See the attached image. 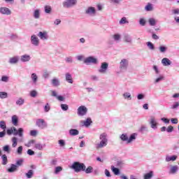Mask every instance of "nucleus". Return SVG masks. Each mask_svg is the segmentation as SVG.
<instances>
[{
	"label": "nucleus",
	"instance_id": "f257e3e1",
	"mask_svg": "<svg viewBox=\"0 0 179 179\" xmlns=\"http://www.w3.org/2000/svg\"><path fill=\"white\" fill-rule=\"evenodd\" d=\"M71 169L75 171V173H80L82 171H85V169H86V165L84 163L80 162H74L71 166Z\"/></svg>",
	"mask_w": 179,
	"mask_h": 179
},
{
	"label": "nucleus",
	"instance_id": "f03ea898",
	"mask_svg": "<svg viewBox=\"0 0 179 179\" xmlns=\"http://www.w3.org/2000/svg\"><path fill=\"white\" fill-rule=\"evenodd\" d=\"M100 143L96 145V149H103V148H106L107 143H108V139L107 138V134L103 133L99 136Z\"/></svg>",
	"mask_w": 179,
	"mask_h": 179
},
{
	"label": "nucleus",
	"instance_id": "7ed1b4c3",
	"mask_svg": "<svg viewBox=\"0 0 179 179\" xmlns=\"http://www.w3.org/2000/svg\"><path fill=\"white\" fill-rule=\"evenodd\" d=\"M76 3H78V0H65L62 5L66 9H69V8H73Z\"/></svg>",
	"mask_w": 179,
	"mask_h": 179
},
{
	"label": "nucleus",
	"instance_id": "20e7f679",
	"mask_svg": "<svg viewBox=\"0 0 179 179\" xmlns=\"http://www.w3.org/2000/svg\"><path fill=\"white\" fill-rule=\"evenodd\" d=\"M84 64H85V65H90V64L96 65V64H99V61L97 60V58L94 56H90L84 59Z\"/></svg>",
	"mask_w": 179,
	"mask_h": 179
},
{
	"label": "nucleus",
	"instance_id": "39448f33",
	"mask_svg": "<svg viewBox=\"0 0 179 179\" xmlns=\"http://www.w3.org/2000/svg\"><path fill=\"white\" fill-rule=\"evenodd\" d=\"M23 132H24V129H23V128L20 127L17 129H16V127H13V134L14 135V136H18L20 138L23 137Z\"/></svg>",
	"mask_w": 179,
	"mask_h": 179
},
{
	"label": "nucleus",
	"instance_id": "423d86ee",
	"mask_svg": "<svg viewBox=\"0 0 179 179\" xmlns=\"http://www.w3.org/2000/svg\"><path fill=\"white\" fill-rule=\"evenodd\" d=\"M77 114L79 117H83L84 115H86L87 114V108L85 106H80L77 109Z\"/></svg>",
	"mask_w": 179,
	"mask_h": 179
},
{
	"label": "nucleus",
	"instance_id": "0eeeda50",
	"mask_svg": "<svg viewBox=\"0 0 179 179\" xmlns=\"http://www.w3.org/2000/svg\"><path fill=\"white\" fill-rule=\"evenodd\" d=\"M36 127L41 128V129H44V128H47V122L43 119H38L36 122Z\"/></svg>",
	"mask_w": 179,
	"mask_h": 179
},
{
	"label": "nucleus",
	"instance_id": "6e6552de",
	"mask_svg": "<svg viewBox=\"0 0 179 179\" xmlns=\"http://www.w3.org/2000/svg\"><path fill=\"white\" fill-rule=\"evenodd\" d=\"M119 68L120 71H127L128 69V60L127 59H122L120 62Z\"/></svg>",
	"mask_w": 179,
	"mask_h": 179
},
{
	"label": "nucleus",
	"instance_id": "1a4fd4ad",
	"mask_svg": "<svg viewBox=\"0 0 179 179\" xmlns=\"http://www.w3.org/2000/svg\"><path fill=\"white\" fill-rule=\"evenodd\" d=\"M107 69H108V63L102 62L98 72H99V73H106V72H107Z\"/></svg>",
	"mask_w": 179,
	"mask_h": 179
},
{
	"label": "nucleus",
	"instance_id": "9d476101",
	"mask_svg": "<svg viewBox=\"0 0 179 179\" xmlns=\"http://www.w3.org/2000/svg\"><path fill=\"white\" fill-rule=\"evenodd\" d=\"M149 124L152 129L154 130L157 129L158 123H157V121L156 120V118H155V117L153 116L150 117Z\"/></svg>",
	"mask_w": 179,
	"mask_h": 179
},
{
	"label": "nucleus",
	"instance_id": "9b49d317",
	"mask_svg": "<svg viewBox=\"0 0 179 179\" xmlns=\"http://www.w3.org/2000/svg\"><path fill=\"white\" fill-rule=\"evenodd\" d=\"M31 43L32 45H34L35 47H38V45H40V40L38 39L37 36L34 34L31 36Z\"/></svg>",
	"mask_w": 179,
	"mask_h": 179
},
{
	"label": "nucleus",
	"instance_id": "f8f14e48",
	"mask_svg": "<svg viewBox=\"0 0 179 179\" xmlns=\"http://www.w3.org/2000/svg\"><path fill=\"white\" fill-rule=\"evenodd\" d=\"M38 37H39V38L41 40H43V41L45 40H48V33L45 31H39L38 34Z\"/></svg>",
	"mask_w": 179,
	"mask_h": 179
},
{
	"label": "nucleus",
	"instance_id": "ddd939ff",
	"mask_svg": "<svg viewBox=\"0 0 179 179\" xmlns=\"http://www.w3.org/2000/svg\"><path fill=\"white\" fill-rule=\"evenodd\" d=\"M0 13L1 15H6L8 16L12 13V11H10V9H9L8 8L1 7L0 8Z\"/></svg>",
	"mask_w": 179,
	"mask_h": 179
},
{
	"label": "nucleus",
	"instance_id": "4468645a",
	"mask_svg": "<svg viewBox=\"0 0 179 179\" xmlns=\"http://www.w3.org/2000/svg\"><path fill=\"white\" fill-rule=\"evenodd\" d=\"M123 40L125 43H128L129 44H132V36L128 34H124L123 36Z\"/></svg>",
	"mask_w": 179,
	"mask_h": 179
},
{
	"label": "nucleus",
	"instance_id": "2eb2a0df",
	"mask_svg": "<svg viewBox=\"0 0 179 179\" xmlns=\"http://www.w3.org/2000/svg\"><path fill=\"white\" fill-rule=\"evenodd\" d=\"M85 13L86 15H96V8L92 6L88 7L85 10Z\"/></svg>",
	"mask_w": 179,
	"mask_h": 179
},
{
	"label": "nucleus",
	"instance_id": "dca6fc26",
	"mask_svg": "<svg viewBox=\"0 0 179 179\" xmlns=\"http://www.w3.org/2000/svg\"><path fill=\"white\" fill-rule=\"evenodd\" d=\"M52 96L56 97L59 101H64L65 100V98L62 95H58L55 91H52Z\"/></svg>",
	"mask_w": 179,
	"mask_h": 179
},
{
	"label": "nucleus",
	"instance_id": "f3484780",
	"mask_svg": "<svg viewBox=\"0 0 179 179\" xmlns=\"http://www.w3.org/2000/svg\"><path fill=\"white\" fill-rule=\"evenodd\" d=\"M31 59V57L29 55H23L20 57L21 62H29Z\"/></svg>",
	"mask_w": 179,
	"mask_h": 179
},
{
	"label": "nucleus",
	"instance_id": "a211bd4d",
	"mask_svg": "<svg viewBox=\"0 0 179 179\" xmlns=\"http://www.w3.org/2000/svg\"><path fill=\"white\" fill-rule=\"evenodd\" d=\"M179 167L177 165L172 166L169 170V174H177Z\"/></svg>",
	"mask_w": 179,
	"mask_h": 179
},
{
	"label": "nucleus",
	"instance_id": "6ab92c4d",
	"mask_svg": "<svg viewBox=\"0 0 179 179\" xmlns=\"http://www.w3.org/2000/svg\"><path fill=\"white\" fill-rule=\"evenodd\" d=\"M8 173H15L17 171V166L15 164H12L7 169Z\"/></svg>",
	"mask_w": 179,
	"mask_h": 179
},
{
	"label": "nucleus",
	"instance_id": "aec40b11",
	"mask_svg": "<svg viewBox=\"0 0 179 179\" xmlns=\"http://www.w3.org/2000/svg\"><path fill=\"white\" fill-rule=\"evenodd\" d=\"M11 122L13 124L15 125V127H17V124H19V117L17 115H14L11 117Z\"/></svg>",
	"mask_w": 179,
	"mask_h": 179
},
{
	"label": "nucleus",
	"instance_id": "412c9836",
	"mask_svg": "<svg viewBox=\"0 0 179 179\" xmlns=\"http://www.w3.org/2000/svg\"><path fill=\"white\" fill-rule=\"evenodd\" d=\"M138 132H140V134H146L149 132V129L145 125H141L138 129Z\"/></svg>",
	"mask_w": 179,
	"mask_h": 179
},
{
	"label": "nucleus",
	"instance_id": "4be33fe9",
	"mask_svg": "<svg viewBox=\"0 0 179 179\" xmlns=\"http://www.w3.org/2000/svg\"><path fill=\"white\" fill-rule=\"evenodd\" d=\"M8 62L11 64H17V62H19V56H15L10 58Z\"/></svg>",
	"mask_w": 179,
	"mask_h": 179
},
{
	"label": "nucleus",
	"instance_id": "5701e85b",
	"mask_svg": "<svg viewBox=\"0 0 179 179\" xmlns=\"http://www.w3.org/2000/svg\"><path fill=\"white\" fill-rule=\"evenodd\" d=\"M110 169L115 176H120V174L121 173V171H120V169L116 168L114 166H111Z\"/></svg>",
	"mask_w": 179,
	"mask_h": 179
},
{
	"label": "nucleus",
	"instance_id": "b1692460",
	"mask_svg": "<svg viewBox=\"0 0 179 179\" xmlns=\"http://www.w3.org/2000/svg\"><path fill=\"white\" fill-rule=\"evenodd\" d=\"M177 155L169 156L167 155L165 158L166 162H176L177 160Z\"/></svg>",
	"mask_w": 179,
	"mask_h": 179
},
{
	"label": "nucleus",
	"instance_id": "393cba45",
	"mask_svg": "<svg viewBox=\"0 0 179 179\" xmlns=\"http://www.w3.org/2000/svg\"><path fill=\"white\" fill-rule=\"evenodd\" d=\"M93 123V121H92V118L87 117L85 121L83 122L84 127H86V128L90 127L92 124Z\"/></svg>",
	"mask_w": 179,
	"mask_h": 179
},
{
	"label": "nucleus",
	"instance_id": "a878e982",
	"mask_svg": "<svg viewBox=\"0 0 179 179\" xmlns=\"http://www.w3.org/2000/svg\"><path fill=\"white\" fill-rule=\"evenodd\" d=\"M162 64L164 65V66H169V65H171V62L169 59V58H163L162 59Z\"/></svg>",
	"mask_w": 179,
	"mask_h": 179
},
{
	"label": "nucleus",
	"instance_id": "bb28decb",
	"mask_svg": "<svg viewBox=\"0 0 179 179\" xmlns=\"http://www.w3.org/2000/svg\"><path fill=\"white\" fill-rule=\"evenodd\" d=\"M69 134L71 136H76L77 135H79V130L76 129H71L69 131Z\"/></svg>",
	"mask_w": 179,
	"mask_h": 179
},
{
	"label": "nucleus",
	"instance_id": "cd10ccee",
	"mask_svg": "<svg viewBox=\"0 0 179 179\" xmlns=\"http://www.w3.org/2000/svg\"><path fill=\"white\" fill-rule=\"evenodd\" d=\"M136 136H138V134L136 133L131 134L130 136L128 138L127 143H131V142L135 141V139H136Z\"/></svg>",
	"mask_w": 179,
	"mask_h": 179
},
{
	"label": "nucleus",
	"instance_id": "c85d7f7f",
	"mask_svg": "<svg viewBox=\"0 0 179 179\" xmlns=\"http://www.w3.org/2000/svg\"><path fill=\"white\" fill-rule=\"evenodd\" d=\"M66 80L68 82V83H73V79H72V75L71 73H66Z\"/></svg>",
	"mask_w": 179,
	"mask_h": 179
},
{
	"label": "nucleus",
	"instance_id": "c756f323",
	"mask_svg": "<svg viewBox=\"0 0 179 179\" xmlns=\"http://www.w3.org/2000/svg\"><path fill=\"white\" fill-rule=\"evenodd\" d=\"M153 171H150L148 173H145L143 176L144 179H152L153 177Z\"/></svg>",
	"mask_w": 179,
	"mask_h": 179
},
{
	"label": "nucleus",
	"instance_id": "7c9ffc66",
	"mask_svg": "<svg viewBox=\"0 0 179 179\" xmlns=\"http://www.w3.org/2000/svg\"><path fill=\"white\" fill-rule=\"evenodd\" d=\"M34 148L38 150H43V148H45V144H41L40 143H38L35 144Z\"/></svg>",
	"mask_w": 179,
	"mask_h": 179
},
{
	"label": "nucleus",
	"instance_id": "2f4dec72",
	"mask_svg": "<svg viewBox=\"0 0 179 179\" xmlns=\"http://www.w3.org/2000/svg\"><path fill=\"white\" fill-rule=\"evenodd\" d=\"M120 139H121L122 142H127V143H128V134H122L120 136Z\"/></svg>",
	"mask_w": 179,
	"mask_h": 179
},
{
	"label": "nucleus",
	"instance_id": "473e14b6",
	"mask_svg": "<svg viewBox=\"0 0 179 179\" xmlns=\"http://www.w3.org/2000/svg\"><path fill=\"white\" fill-rule=\"evenodd\" d=\"M1 160L3 166H6V164H8V156H6V155L3 154L1 155Z\"/></svg>",
	"mask_w": 179,
	"mask_h": 179
},
{
	"label": "nucleus",
	"instance_id": "72a5a7b5",
	"mask_svg": "<svg viewBox=\"0 0 179 179\" xmlns=\"http://www.w3.org/2000/svg\"><path fill=\"white\" fill-rule=\"evenodd\" d=\"M24 162V159H23L22 158H20L16 161L15 166H17V168L18 169L19 167L23 166Z\"/></svg>",
	"mask_w": 179,
	"mask_h": 179
},
{
	"label": "nucleus",
	"instance_id": "f704fd0d",
	"mask_svg": "<svg viewBox=\"0 0 179 179\" xmlns=\"http://www.w3.org/2000/svg\"><path fill=\"white\" fill-rule=\"evenodd\" d=\"M51 83L52 86H55V87H57V86H59L60 85L59 80H58L57 78H53L51 81Z\"/></svg>",
	"mask_w": 179,
	"mask_h": 179
},
{
	"label": "nucleus",
	"instance_id": "c9c22d12",
	"mask_svg": "<svg viewBox=\"0 0 179 179\" xmlns=\"http://www.w3.org/2000/svg\"><path fill=\"white\" fill-rule=\"evenodd\" d=\"M15 104H17V106H23L24 104V99L22 97L19 98L16 101Z\"/></svg>",
	"mask_w": 179,
	"mask_h": 179
},
{
	"label": "nucleus",
	"instance_id": "e433bc0d",
	"mask_svg": "<svg viewBox=\"0 0 179 179\" xmlns=\"http://www.w3.org/2000/svg\"><path fill=\"white\" fill-rule=\"evenodd\" d=\"M148 23L150 24V26H156V19L153 18V17H150L148 19Z\"/></svg>",
	"mask_w": 179,
	"mask_h": 179
},
{
	"label": "nucleus",
	"instance_id": "4c0bfd02",
	"mask_svg": "<svg viewBox=\"0 0 179 179\" xmlns=\"http://www.w3.org/2000/svg\"><path fill=\"white\" fill-rule=\"evenodd\" d=\"M159 50L162 54H164L167 51V48L166 45H160L159 47Z\"/></svg>",
	"mask_w": 179,
	"mask_h": 179
},
{
	"label": "nucleus",
	"instance_id": "58836bf2",
	"mask_svg": "<svg viewBox=\"0 0 179 179\" xmlns=\"http://www.w3.org/2000/svg\"><path fill=\"white\" fill-rule=\"evenodd\" d=\"M11 142L13 143L12 148H16V146H17V138L13 137L11 139Z\"/></svg>",
	"mask_w": 179,
	"mask_h": 179
},
{
	"label": "nucleus",
	"instance_id": "ea45409f",
	"mask_svg": "<svg viewBox=\"0 0 179 179\" xmlns=\"http://www.w3.org/2000/svg\"><path fill=\"white\" fill-rule=\"evenodd\" d=\"M3 151L6 152V153H10V146L9 145H6L3 147Z\"/></svg>",
	"mask_w": 179,
	"mask_h": 179
},
{
	"label": "nucleus",
	"instance_id": "a19ab883",
	"mask_svg": "<svg viewBox=\"0 0 179 179\" xmlns=\"http://www.w3.org/2000/svg\"><path fill=\"white\" fill-rule=\"evenodd\" d=\"M0 128L3 131H6V122L2 120L0 122Z\"/></svg>",
	"mask_w": 179,
	"mask_h": 179
},
{
	"label": "nucleus",
	"instance_id": "79ce46f5",
	"mask_svg": "<svg viewBox=\"0 0 179 179\" xmlns=\"http://www.w3.org/2000/svg\"><path fill=\"white\" fill-rule=\"evenodd\" d=\"M124 99H126L127 100H132V96H131V93L129 92H124L123 94Z\"/></svg>",
	"mask_w": 179,
	"mask_h": 179
},
{
	"label": "nucleus",
	"instance_id": "37998d69",
	"mask_svg": "<svg viewBox=\"0 0 179 179\" xmlns=\"http://www.w3.org/2000/svg\"><path fill=\"white\" fill-rule=\"evenodd\" d=\"M34 19L40 18V10L36 9L34 11Z\"/></svg>",
	"mask_w": 179,
	"mask_h": 179
},
{
	"label": "nucleus",
	"instance_id": "c03bdc74",
	"mask_svg": "<svg viewBox=\"0 0 179 179\" xmlns=\"http://www.w3.org/2000/svg\"><path fill=\"white\" fill-rule=\"evenodd\" d=\"M31 78L34 83H37V80L38 79V77L37 76V74H36V73H33L31 76Z\"/></svg>",
	"mask_w": 179,
	"mask_h": 179
},
{
	"label": "nucleus",
	"instance_id": "a18cd8bd",
	"mask_svg": "<svg viewBox=\"0 0 179 179\" xmlns=\"http://www.w3.org/2000/svg\"><path fill=\"white\" fill-rule=\"evenodd\" d=\"M34 174V171L33 170H29L28 172L25 174L27 178H31Z\"/></svg>",
	"mask_w": 179,
	"mask_h": 179
},
{
	"label": "nucleus",
	"instance_id": "49530a36",
	"mask_svg": "<svg viewBox=\"0 0 179 179\" xmlns=\"http://www.w3.org/2000/svg\"><path fill=\"white\" fill-rule=\"evenodd\" d=\"M145 10L147 12H150L151 10H153V6H152V3H148V5L145 6Z\"/></svg>",
	"mask_w": 179,
	"mask_h": 179
},
{
	"label": "nucleus",
	"instance_id": "de8ad7c7",
	"mask_svg": "<svg viewBox=\"0 0 179 179\" xmlns=\"http://www.w3.org/2000/svg\"><path fill=\"white\" fill-rule=\"evenodd\" d=\"M17 154L19 155V156H22L23 154V146L20 145L17 148Z\"/></svg>",
	"mask_w": 179,
	"mask_h": 179
},
{
	"label": "nucleus",
	"instance_id": "09e8293b",
	"mask_svg": "<svg viewBox=\"0 0 179 179\" xmlns=\"http://www.w3.org/2000/svg\"><path fill=\"white\" fill-rule=\"evenodd\" d=\"M60 107L63 111H68L69 110V106L65 103H62Z\"/></svg>",
	"mask_w": 179,
	"mask_h": 179
},
{
	"label": "nucleus",
	"instance_id": "8fccbe9b",
	"mask_svg": "<svg viewBox=\"0 0 179 179\" xmlns=\"http://www.w3.org/2000/svg\"><path fill=\"white\" fill-rule=\"evenodd\" d=\"M147 47H148L149 50H155V44H153L152 42L149 41L147 42Z\"/></svg>",
	"mask_w": 179,
	"mask_h": 179
},
{
	"label": "nucleus",
	"instance_id": "3c124183",
	"mask_svg": "<svg viewBox=\"0 0 179 179\" xmlns=\"http://www.w3.org/2000/svg\"><path fill=\"white\" fill-rule=\"evenodd\" d=\"M86 174H90L93 171V167L92 166H88L87 169L85 167V171Z\"/></svg>",
	"mask_w": 179,
	"mask_h": 179
},
{
	"label": "nucleus",
	"instance_id": "603ef678",
	"mask_svg": "<svg viewBox=\"0 0 179 179\" xmlns=\"http://www.w3.org/2000/svg\"><path fill=\"white\" fill-rule=\"evenodd\" d=\"M138 23L140 26H146V20H145V18H140Z\"/></svg>",
	"mask_w": 179,
	"mask_h": 179
},
{
	"label": "nucleus",
	"instance_id": "864d4df0",
	"mask_svg": "<svg viewBox=\"0 0 179 179\" xmlns=\"http://www.w3.org/2000/svg\"><path fill=\"white\" fill-rule=\"evenodd\" d=\"M0 99H8V92H0Z\"/></svg>",
	"mask_w": 179,
	"mask_h": 179
},
{
	"label": "nucleus",
	"instance_id": "5fc2aeb1",
	"mask_svg": "<svg viewBox=\"0 0 179 179\" xmlns=\"http://www.w3.org/2000/svg\"><path fill=\"white\" fill-rule=\"evenodd\" d=\"M62 171V166H56L55 168V174H59Z\"/></svg>",
	"mask_w": 179,
	"mask_h": 179
},
{
	"label": "nucleus",
	"instance_id": "6e6d98bb",
	"mask_svg": "<svg viewBox=\"0 0 179 179\" xmlns=\"http://www.w3.org/2000/svg\"><path fill=\"white\" fill-rule=\"evenodd\" d=\"M126 23H129V22L127 20V17H122L120 21V24H125Z\"/></svg>",
	"mask_w": 179,
	"mask_h": 179
},
{
	"label": "nucleus",
	"instance_id": "4d7b16f0",
	"mask_svg": "<svg viewBox=\"0 0 179 179\" xmlns=\"http://www.w3.org/2000/svg\"><path fill=\"white\" fill-rule=\"evenodd\" d=\"M51 10H52V8H51L50 6H45V12L46 13H51Z\"/></svg>",
	"mask_w": 179,
	"mask_h": 179
},
{
	"label": "nucleus",
	"instance_id": "13d9d810",
	"mask_svg": "<svg viewBox=\"0 0 179 179\" xmlns=\"http://www.w3.org/2000/svg\"><path fill=\"white\" fill-rule=\"evenodd\" d=\"M124 164H125L124 163V161H117L116 162L117 167H120V168L124 167Z\"/></svg>",
	"mask_w": 179,
	"mask_h": 179
},
{
	"label": "nucleus",
	"instance_id": "bf43d9fd",
	"mask_svg": "<svg viewBox=\"0 0 179 179\" xmlns=\"http://www.w3.org/2000/svg\"><path fill=\"white\" fill-rule=\"evenodd\" d=\"M162 80H164V76H159V77L155 80V83H159V82H162Z\"/></svg>",
	"mask_w": 179,
	"mask_h": 179
},
{
	"label": "nucleus",
	"instance_id": "052dcab7",
	"mask_svg": "<svg viewBox=\"0 0 179 179\" xmlns=\"http://www.w3.org/2000/svg\"><path fill=\"white\" fill-rule=\"evenodd\" d=\"M51 110V107L50 106V103H47L44 106V111L45 113H48Z\"/></svg>",
	"mask_w": 179,
	"mask_h": 179
},
{
	"label": "nucleus",
	"instance_id": "680f3d73",
	"mask_svg": "<svg viewBox=\"0 0 179 179\" xmlns=\"http://www.w3.org/2000/svg\"><path fill=\"white\" fill-rule=\"evenodd\" d=\"M8 38H10V40H16L17 38H18V36L17 34H12L10 36H8Z\"/></svg>",
	"mask_w": 179,
	"mask_h": 179
},
{
	"label": "nucleus",
	"instance_id": "e2e57ef3",
	"mask_svg": "<svg viewBox=\"0 0 179 179\" xmlns=\"http://www.w3.org/2000/svg\"><path fill=\"white\" fill-rule=\"evenodd\" d=\"M58 143L61 148H64V146H65V140L60 139L59 140Z\"/></svg>",
	"mask_w": 179,
	"mask_h": 179
},
{
	"label": "nucleus",
	"instance_id": "0e129e2a",
	"mask_svg": "<svg viewBox=\"0 0 179 179\" xmlns=\"http://www.w3.org/2000/svg\"><path fill=\"white\" fill-rule=\"evenodd\" d=\"M1 82H9V77L6 76H3L1 78Z\"/></svg>",
	"mask_w": 179,
	"mask_h": 179
},
{
	"label": "nucleus",
	"instance_id": "69168bd1",
	"mask_svg": "<svg viewBox=\"0 0 179 179\" xmlns=\"http://www.w3.org/2000/svg\"><path fill=\"white\" fill-rule=\"evenodd\" d=\"M6 134L7 135H9V136L12 135L13 134V127H12L10 129H7Z\"/></svg>",
	"mask_w": 179,
	"mask_h": 179
},
{
	"label": "nucleus",
	"instance_id": "338daca9",
	"mask_svg": "<svg viewBox=\"0 0 179 179\" xmlns=\"http://www.w3.org/2000/svg\"><path fill=\"white\" fill-rule=\"evenodd\" d=\"M173 131H174V127L173 126H169L166 128V132H168L169 134L173 132Z\"/></svg>",
	"mask_w": 179,
	"mask_h": 179
},
{
	"label": "nucleus",
	"instance_id": "774afa93",
	"mask_svg": "<svg viewBox=\"0 0 179 179\" xmlns=\"http://www.w3.org/2000/svg\"><path fill=\"white\" fill-rule=\"evenodd\" d=\"M30 96H31V97H36L37 96V91L36 90L31 91Z\"/></svg>",
	"mask_w": 179,
	"mask_h": 179
}]
</instances>
